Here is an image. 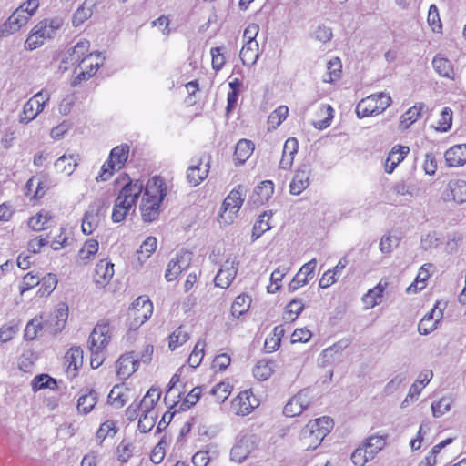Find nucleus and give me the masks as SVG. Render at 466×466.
Wrapping results in <instances>:
<instances>
[{
	"instance_id": "1",
	"label": "nucleus",
	"mask_w": 466,
	"mask_h": 466,
	"mask_svg": "<svg viewBox=\"0 0 466 466\" xmlns=\"http://www.w3.org/2000/svg\"><path fill=\"white\" fill-rule=\"evenodd\" d=\"M140 212L145 222L157 220L160 214L161 203L167 195L164 180L159 177L150 178L144 187L140 180H130L120 190L115 200L112 220L123 221L129 211H134L138 197L142 194Z\"/></svg>"
},
{
	"instance_id": "2",
	"label": "nucleus",
	"mask_w": 466,
	"mask_h": 466,
	"mask_svg": "<svg viewBox=\"0 0 466 466\" xmlns=\"http://www.w3.org/2000/svg\"><path fill=\"white\" fill-rule=\"evenodd\" d=\"M333 428V420L321 417L309 421L300 431L301 446L305 450H315Z\"/></svg>"
},
{
	"instance_id": "3",
	"label": "nucleus",
	"mask_w": 466,
	"mask_h": 466,
	"mask_svg": "<svg viewBox=\"0 0 466 466\" xmlns=\"http://www.w3.org/2000/svg\"><path fill=\"white\" fill-rule=\"evenodd\" d=\"M391 103L389 94H372L360 100L356 106V114L359 118L377 116L384 112Z\"/></svg>"
},
{
	"instance_id": "4",
	"label": "nucleus",
	"mask_w": 466,
	"mask_h": 466,
	"mask_svg": "<svg viewBox=\"0 0 466 466\" xmlns=\"http://www.w3.org/2000/svg\"><path fill=\"white\" fill-rule=\"evenodd\" d=\"M245 193L246 189L241 185H238L229 192L223 201L221 208L220 219L223 223H232L244 202L243 196Z\"/></svg>"
},
{
	"instance_id": "5",
	"label": "nucleus",
	"mask_w": 466,
	"mask_h": 466,
	"mask_svg": "<svg viewBox=\"0 0 466 466\" xmlns=\"http://www.w3.org/2000/svg\"><path fill=\"white\" fill-rule=\"evenodd\" d=\"M50 94L46 90H41L33 96L23 106L19 115V122L28 124L34 120L43 110L45 105L49 101Z\"/></svg>"
},
{
	"instance_id": "6",
	"label": "nucleus",
	"mask_w": 466,
	"mask_h": 466,
	"mask_svg": "<svg viewBox=\"0 0 466 466\" xmlns=\"http://www.w3.org/2000/svg\"><path fill=\"white\" fill-rule=\"evenodd\" d=\"M192 253L187 250H181L177 253L176 258H172L167 267L165 279L167 282H171L186 270L191 264Z\"/></svg>"
},
{
	"instance_id": "7",
	"label": "nucleus",
	"mask_w": 466,
	"mask_h": 466,
	"mask_svg": "<svg viewBox=\"0 0 466 466\" xmlns=\"http://www.w3.org/2000/svg\"><path fill=\"white\" fill-rule=\"evenodd\" d=\"M110 327L108 323H98L93 329L89 339L88 348L90 351L97 352V350H105L110 341Z\"/></svg>"
},
{
	"instance_id": "8",
	"label": "nucleus",
	"mask_w": 466,
	"mask_h": 466,
	"mask_svg": "<svg viewBox=\"0 0 466 466\" xmlns=\"http://www.w3.org/2000/svg\"><path fill=\"white\" fill-rule=\"evenodd\" d=\"M312 402V397L308 390H302L294 395L285 405L283 413L288 417L300 415Z\"/></svg>"
},
{
	"instance_id": "9",
	"label": "nucleus",
	"mask_w": 466,
	"mask_h": 466,
	"mask_svg": "<svg viewBox=\"0 0 466 466\" xmlns=\"http://www.w3.org/2000/svg\"><path fill=\"white\" fill-rule=\"evenodd\" d=\"M104 205L101 200H96L89 205L82 219V231L86 235H91L101 222V212Z\"/></svg>"
},
{
	"instance_id": "10",
	"label": "nucleus",
	"mask_w": 466,
	"mask_h": 466,
	"mask_svg": "<svg viewBox=\"0 0 466 466\" xmlns=\"http://www.w3.org/2000/svg\"><path fill=\"white\" fill-rule=\"evenodd\" d=\"M153 313L152 302L144 298H137L133 303L132 308L129 309V316L134 319L135 325L140 326L145 323Z\"/></svg>"
},
{
	"instance_id": "11",
	"label": "nucleus",
	"mask_w": 466,
	"mask_h": 466,
	"mask_svg": "<svg viewBox=\"0 0 466 466\" xmlns=\"http://www.w3.org/2000/svg\"><path fill=\"white\" fill-rule=\"evenodd\" d=\"M238 264L236 258H228L214 279L215 285L222 289L228 288L236 278Z\"/></svg>"
},
{
	"instance_id": "12",
	"label": "nucleus",
	"mask_w": 466,
	"mask_h": 466,
	"mask_svg": "<svg viewBox=\"0 0 466 466\" xmlns=\"http://www.w3.org/2000/svg\"><path fill=\"white\" fill-rule=\"evenodd\" d=\"M258 406L250 390L241 391L231 402V410L238 416L249 414Z\"/></svg>"
},
{
	"instance_id": "13",
	"label": "nucleus",
	"mask_w": 466,
	"mask_h": 466,
	"mask_svg": "<svg viewBox=\"0 0 466 466\" xmlns=\"http://www.w3.org/2000/svg\"><path fill=\"white\" fill-rule=\"evenodd\" d=\"M311 168L307 164L300 165L295 171L294 177L289 184L291 195L299 196L309 186Z\"/></svg>"
},
{
	"instance_id": "14",
	"label": "nucleus",
	"mask_w": 466,
	"mask_h": 466,
	"mask_svg": "<svg viewBox=\"0 0 466 466\" xmlns=\"http://www.w3.org/2000/svg\"><path fill=\"white\" fill-rule=\"evenodd\" d=\"M317 265L316 258H312L305 263L289 282L288 289L294 292L299 288L305 286L314 276V270Z\"/></svg>"
},
{
	"instance_id": "15",
	"label": "nucleus",
	"mask_w": 466,
	"mask_h": 466,
	"mask_svg": "<svg viewBox=\"0 0 466 466\" xmlns=\"http://www.w3.org/2000/svg\"><path fill=\"white\" fill-rule=\"evenodd\" d=\"M205 157H202L199 160H192V164L187 168V178L188 183L193 186H198L208 175L209 172V157L207 162L204 164Z\"/></svg>"
},
{
	"instance_id": "16",
	"label": "nucleus",
	"mask_w": 466,
	"mask_h": 466,
	"mask_svg": "<svg viewBox=\"0 0 466 466\" xmlns=\"http://www.w3.org/2000/svg\"><path fill=\"white\" fill-rule=\"evenodd\" d=\"M255 449L253 436L244 435L238 438L230 451L232 461L241 463Z\"/></svg>"
},
{
	"instance_id": "17",
	"label": "nucleus",
	"mask_w": 466,
	"mask_h": 466,
	"mask_svg": "<svg viewBox=\"0 0 466 466\" xmlns=\"http://www.w3.org/2000/svg\"><path fill=\"white\" fill-rule=\"evenodd\" d=\"M29 18L24 15L22 8H16L8 19L0 26V37L17 32L27 24Z\"/></svg>"
},
{
	"instance_id": "18",
	"label": "nucleus",
	"mask_w": 466,
	"mask_h": 466,
	"mask_svg": "<svg viewBox=\"0 0 466 466\" xmlns=\"http://www.w3.org/2000/svg\"><path fill=\"white\" fill-rule=\"evenodd\" d=\"M444 200H453L458 204L466 202V181L460 178L451 179L443 193Z\"/></svg>"
},
{
	"instance_id": "19",
	"label": "nucleus",
	"mask_w": 466,
	"mask_h": 466,
	"mask_svg": "<svg viewBox=\"0 0 466 466\" xmlns=\"http://www.w3.org/2000/svg\"><path fill=\"white\" fill-rule=\"evenodd\" d=\"M139 366V360L136 359L134 352H127L119 357L116 361V374L121 380L129 378Z\"/></svg>"
},
{
	"instance_id": "20",
	"label": "nucleus",
	"mask_w": 466,
	"mask_h": 466,
	"mask_svg": "<svg viewBox=\"0 0 466 466\" xmlns=\"http://www.w3.org/2000/svg\"><path fill=\"white\" fill-rule=\"evenodd\" d=\"M68 309L65 304H61L56 309L53 315L46 319V329L48 334L56 335L60 332L67 320Z\"/></svg>"
},
{
	"instance_id": "21",
	"label": "nucleus",
	"mask_w": 466,
	"mask_h": 466,
	"mask_svg": "<svg viewBox=\"0 0 466 466\" xmlns=\"http://www.w3.org/2000/svg\"><path fill=\"white\" fill-rule=\"evenodd\" d=\"M433 373L431 370H426L420 372L416 381L410 386L409 393L405 400L401 403L402 408L409 406L410 402H413L421 392V390L431 381Z\"/></svg>"
},
{
	"instance_id": "22",
	"label": "nucleus",
	"mask_w": 466,
	"mask_h": 466,
	"mask_svg": "<svg viewBox=\"0 0 466 466\" xmlns=\"http://www.w3.org/2000/svg\"><path fill=\"white\" fill-rule=\"evenodd\" d=\"M83 350L80 347H71L64 357V364L66 367L68 376L75 377L77 370L83 365Z\"/></svg>"
},
{
	"instance_id": "23",
	"label": "nucleus",
	"mask_w": 466,
	"mask_h": 466,
	"mask_svg": "<svg viewBox=\"0 0 466 466\" xmlns=\"http://www.w3.org/2000/svg\"><path fill=\"white\" fill-rule=\"evenodd\" d=\"M115 273L114 264L107 259H101L96 266L94 281L99 287L109 283Z\"/></svg>"
},
{
	"instance_id": "24",
	"label": "nucleus",
	"mask_w": 466,
	"mask_h": 466,
	"mask_svg": "<svg viewBox=\"0 0 466 466\" xmlns=\"http://www.w3.org/2000/svg\"><path fill=\"white\" fill-rule=\"evenodd\" d=\"M274 193V184L270 180L262 181L258 185L250 196V201L255 206H261L272 197Z\"/></svg>"
},
{
	"instance_id": "25",
	"label": "nucleus",
	"mask_w": 466,
	"mask_h": 466,
	"mask_svg": "<svg viewBox=\"0 0 466 466\" xmlns=\"http://www.w3.org/2000/svg\"><path fill=\"white\" fill-rule=\"evenodd\" d=\"M409 152V147L400 145L393 147L386 159L385 171L389 174L392 173L399 164L407 157Z\"/></svg>"
},
{
	"instance_id": "26",
	"label": "nucleus",
	"mask_w": 466,
	"mask_h": 466,
	"mask_svg": "<svg viewBox=\"0 0 466 466\" xmlns=\"http://www.w3.org/2000/svg\"><path fill=\"white\" fill-rule=\"evenodd\" d=\"M449 167H461L466 164V144H459L449 148L444 154Z\"/></svg>"
},
{
	"instance_id": "27",
	"label": "nucleus",
	"mask_w": 466,
	"mask_h": 466,
	"mask_svg": "<svg viewBox=\"0 0 466 466\" xmlns=\"http://www.w3.org/2000/svg\"><path fill=\"white\" fill-rule=\"evenodd\" d=\"M432 66H433L434 70L440 76H442V77H445V78H448L451 80L457 79V75L453 69L452 63L449 59H447L440 55H437L434 56L433 60H432Z\"/></svg>"
},
{
	"instance_id": "28",
	"label": "nucleus",
	"mask_w": 466,
	"mask_h": 466,
	"mask_svg": "<svg viewBox=\"0 0 466 466\" xmlns=\"http://www.w3.org/2000/svg\"><path fill=\"white\" fill-rule=\"evenodd\" d=\"M258 44L254 40V36H248V42L242 46L239 57L244 65H254L258 58Z\"/></svg>"
},
{
	"instance_id": "29",
	"label": "nucleus",
	"mask_w": 466,
	"mask_h": 466,
	"mask_svg": "<svg viewBox=\"0 0 466 466\" xmlns=\"http://www.w3.org/2000/svg\"><path fill=\"white\" fill-rule=\"evenodd\" d=\"M79 159V155L65 154L56 159L55 162V167L56 168L57 172L65 173L66 175L70 176L77 167Z\"/></svg>"
},
{
	"instance_id": "30",
	"label": "nucleus",
	"mask_w": 466,
	"mask_h": 466,
	"mask_svg": "<svg viewBox=\"0 0 466 466\" xmlns=\"http://www.w3.org/2000/svg\"><path fill=\"white\" fill-rule=\"evenodd\" d=\"M44 331L47 332L46 319H43V316L35 317L26 324L24 337L27 340H33Z\"/></svg>"
},
{
	"instance_id": "31",
	"label": "nucleus",
	"mask_w": 466,
	"mask_h": 466,
	"mask_svg": "<svg viewBox=\"0 0 466 466\" xmlns=\"http://www.w3.org/2000/svg\"><path fill=\"white\" fill-rule=\"evenodd\" d=\"M255 146L250 140L240 139L235 147L234 160L238 165H243L249 158Z\"/></svg>"
},
{
	"instance_id": "32",
	"label": "nucleus",
	"mask_w": 466,
	"mask_h": 466,
	"mask_svg": "<svg viewBox=\"0 0 466 466\" xmlns=\"http://www.w3.org/2000/svg\"><path fill=\"white\" fill-rule=\"evenodd\" d=\"M98 394L95 390H86L77 400V410L82 414L89 413L97 402Z\"/></svg>"
},
{
	"instance_id": "33",
	"label": "nucleus",
	"mask_w": 466,
	"mask_h": 466,
	"mask_svg": "<svg viewBox=\"0 0 466 466\" xmlns=\"http://www.w3.org/2000/svg\"><path fill=\"white\" fill-rule=\"evenodd\" d=\"M99 248V243L95 238L87 239L78 251V258L86 264L93 260Z\"/></svg>"
},
{
	"instance_id": "34",
	"label": "nucleus",
	"mask_w": 466,
	"mask_h": 466,
	"mask_svg": "<svg viewBox=\"0 0 466 466\" xmlns=\"http://www.w3.org/2000/svg\"><path fill=\"white\" fill-rule=\"evenodd\" d=\"M423 107V104H418L409 108L400 116V127L401 129L409 128L413 123H415L420 117Z\"/></svg>"
},
{
	"instance_id": "35",
	"label": "nucleus",
	"mask_w": 466,
	"mask_h": 466,
	"mask_svg": "<svg viewBox=\"0 0 466 466\" xmlns=\"http://www.w3.org/2000/svg\"><path fill=\"white\" fill-rule=\"evenodd\" d=\"M272 217L271 211L262 213L255 222L252 228V240H257L263 233L269 230L271 226L269 220Z\"/></svg>"
},
{
	"instance_id": "36",
	"label": "nucleus",
	"mask_w": 466,
	"mask_h": 466,
	"mask_svg": "<svg viewBox=\"0 0 466 466\" xmlns=\"http://www.w3.org/2000/svg\"><path fill=\"white\" fill-rule=\"evenodd\" d=\"M127 389L121 385H116L113 387L108 394L107 401L116 408H122L127 401Z\"/></svg>"
},
{
	"instance_id": "37",
	"label": "nucleus",
	"mask_w": 466,
	"mask_h": 466,
	"mask_svg": "<svg viewBox=\"0 0 466 466\" xmlns=\"http://www.w3.org/2000/svg\"><path fill=\"white\" fill-rule=\"evenodd\" d=\"M52 216L49 211L41 210L28 219V227L34 231H41L48 228Z\"/></svg>"
},
{
	"instance_id": "38",
	"label": "nucleus",
	"mask_w": 466,
	"mask_h": 466,
	"mask_svg": "<svg viewBox=\"0 0 466 466\" xmlns=\"http://www.w3.org/2000/svg\"><path fill=\"white\" fill-rule=\"evenodd\" d=\"M251 301L252 299L248 295L240 294L237 296L231 305L232 316L238 319L245 314L248 310Z\"/></svg>"
},
{
	"instance_id": "39",
	"label": "nucleus",
	"mask_w": 466,
	"mask_h": 466,
	"mask_svg": "<svg viewBox=\"0 0 466 466\" xmlns=\"http://www.w3.org/2000/svg\"><path fill=\"white\" fill-rule=\"evenodd\" d=\"M161 397L159 389L151 388L147 390L144 398L139 403L142 411L154 412V407Z\"/></svg>"
},
{
	"instance_id": "40",
	"label": "nucleus",
	"mask_w": 466,
	"mask_h": 466,
	"mask_svg": "<svg viewBox=\"0 0 466 466\" xmlns=\"http://www.w3.org/2000/svg\"><path fill=\"white\" fill-rule=\"evenodd\" d=\"M128 153L129 147L127 145L117 146L111 150L108 159L113 162L117 169H120L127 160Z\"/></svg>"
},
{
	"instance_id": "41",
	"label": "nucleus",
	"mask_w": 466,
	"mask_h": 466,
	"mask_svg": "<svg viewBox=\"0 0 466 466\" xmlns=\"http://www.w3.org/2000/svg\"><path fill=\"white\" fill-rule=\"evenodd\" d=\"M157 240L155 237H147L137 250V259L143 264L156 250Z\"/></svg>"
},
{
	"instance_id": "42",
	"label": "nucleus",
	"mask_w": 466,
	"mask_h": 466,
	"mask_svg": "<svg viewBox=\"0 0 466 466\" xmlns=\"http://www.w3.org/2000/svg\"><path fill=\"white\" fill-rule=\"evenodd\" d=\"M385 445L386 439L383 436L373 435L369 437L362 446L367 449L368 456L373 459Z\"/></svg>"
},
{
	"instance_id": "43",
	"label": "nucleus",
	"mask_w": 466,
	"mask_h": 466,
	"mask_svg": "<svg viewBox=\"0 0 466 466\" xmlns=\"http://www.w3.org/2000/svg\"><path fill=\"white\" fill-rule=\"evenodd\" d=\"M341 62L339 58L336 57L329 60L327 64V73L323 76L322 79L325 83H333L340 77Z\"/></svg>"
},
{
	"instance_id": "44",
	"label": "nucleus",
	"mask_w": 466,
	"mask_h": 466,
	"mask_svg": "<svg viewBox=\"0 0 466 466\" xmlns=\"http://www.w3.org/2000/svg\"><path fill=\"white\" fill-rule=\"evenodd\" d=\"M93 14L92 4L85 1L81 6H79L72 17V24L75 27L81 25L85 21L91 17Z\"/></svg>"
},
{
	"instance_id": "45",
	"label": "nucleus",
	"mask_w": 466,
	"mask_h": 466,
	"mask_svg": "<svg viewBox=\"0 0 466 466\" xmlns=\"http://www.w3.org/2000/svg\"><path fill=\"white\" fill-rule=\"evenodd\" d=\"M189 339V333L184 329L182 326L174 330L168 337V348L175 350L177 347L182 346Z\"/></svg>"
},
{
	"instance_id": "46",
	"label": "nucleus",
	"mask_w": 466,
	"mask_h": 466,
	"mask_svg": "<svg viewBox=\"0 0 466 466\" xmlns=\"http://www.w3.org/2000/svg\"><path fill=\"white\" fill-rule=\"evenodd\" d=\"M453 403V399L451 396H444L437 401L431 403L432 415L435 418H440L448 411Z\"/></svg>"
},
{
	"instance_id": "47",
	"label": "nucleus",
	"mask_w": 466,
	"mask_h": 466,
	"mask_svg": "<svg viewBox=\"0 0 466 466\" xmlns=\"http://www.w3.org/2000/svg\"><path fill=\"white\" fill-rule=\"evenodd\" d=\"M273 373V362L261 360L253 368L254 377L258 380H268Z\"/></svg>"
},
{
	"instance_id": "48",
	"label": "nucleus",
	"mask_w": 466,
	"mask_h": 466,
	"mask_svg": "<svg viewBox=\"0 0 466 466\" xmlns=\"http://www.w3.org/2000/svg\"><path fill=\"white\" fill-rule=\"evenodd\" d=\"M289 108L279 106L268 117V129H276L287 118Z\"/></svg>"
},
{
	"instance_id": "49",
	"label": "nucleus",
	"mask_w": 466,
	"mask_h": 466,
	"mask_svg": "<svg viewBox=\"0 0 466 466\" xmlns=\"http://www.w3.org/2000/svg\"><path fill=\"white\" fill-rule=\"evenodd\" d=\"M56 387V381L47 374H40L32 380V389L37 391L42 389H54Z\"/></svg>"
},
{
	"instance_id": "50",
	"label": "nucleus",
	"mask_w": 466,
	"mask_h": 466,
	"mask_svg": "<svg viewBox=\"0 0 466 466\" xmlns=\"http://www.w3.org/2000/svg\"><path fill=\"white\" fill-rule=\"evenodd\" d=\"M41 287L38 290L41 296L51 294L57 285L56 275L53 273H47L40 279Z\"/></svg>"
},
{
	"instance_id": "51",
	"label": "nucleus",
	"mask_w": 466,
	"mask_h": 466,
	"mask_svg": "<svg viewBox=\"0 0 466 466\" xmlns=\"http://www.w3.org/2000/svg\"><path fill=\"white\" fill-rule=\"evenodd\" d=\"M383 289L377 286L370 289L362 298L363 302L366 304L368 309H372L380 302L382 297Z\"/></svg>"
},
{
	"instance_id": "52",
	"label": "nucleus",
	"mask_w": 466,
	"mask_h": 466,
	"mask_svg": "<svg viewBox=\"0 0 466 466\" xmlns=\"http://www.w3.org/2000/svg\"><path fill=\"white\" fill-rule=\"evenodd\" d=\"M304 309V304L301 299H295L291 300L285 309V317L287 319L295 320L298 316L302 312Z\"/></svg>"
},
{
	"instance_id": "53",
	"label": "nucleus",
	"mask_w": 466,
	"mask_h": 466,
	"mask_svg": "<svg viewBox=\"0 0 466 466\" xmlns=\"http://www.w3.org/2000/svg\"><path fill=\"white\" fill-rule=\"evenodd\" d=\"M204 348H205V342L202 340H199L197 342V344L194 347L193 351L188 357L187 363L192 368H197L199 366V364L202 361V359L204 357Z\"/></svg>"
},
{
	"instance_id": "54",
	"label": "nucleus",
	"mask_w": 466,
	"mask_h": 466,
	"mask_svg": "<svg viewBox=\"0 0 466 466\" xmlns=\"http://www.w3.org/2000/svg\"><path fill=\"white\" fill-rule=\"evenodd\" d=\"M452 124V110L450 107H444L441 113L436 129L441 132H447Z\"/></svg>"
},
{
	"instance_id": "55",
	"label": "nucleus",
	"mask_w": 466,
	"mask_h": 466,
	"mask_svg": "<svg viewBox=\"0 0 466 466\" xmlns=\"http://www.w3.org/2000/svg\"><path fill=\"white\" fill-rule=\"evenodd\" d=\"M143 414L138 420V430L141 432H148L156 423V414L154 412L142 411Z\"/></svg>"
},
{
	"instance_id": "56",
	"label": "nucleus",
	"mask_w": 466,
	"mask_h": 466,
	"mask_svg": "<svg viewBox=\"0 0 466 466\" xmlns=\"http://www.w3.org/2000/svg\"><path fill=\"white\" fill-rule=\"evenodd\" d=\"M117 429L113 420H106L101 424L97 432L96 438L104 441L106 437H114L116 434Z\"/></svg>"
},
{
	"instance_id": "57",
	"label": "nucleus",
	"mask_w": 466,
	"mask_h": 466,
	"mask_svg": "<svg viewBox=\"0 0 466 466\" xmlns=\"http://www.w3.org/2000/svg\"><path fill=\"white\" fill-rule=\"evenodd\" d=\"M224 50L225 46L212 47L210 50L212 56V67L216 71H219L226 62Z\"/></svg>"
},
{
	"instance_id": "58",
	"label": "nucleus",
	"mask_w": 466,
	"mask_h": 466,
	"mask_svg": "<svg viewBox=\"0 0 466 466\" xmlns=\"http://www.w3.org/2000/svg\"><path fill=\"white\" fill-rule=\"evenodd\" d=\"M202 390L200 387L193 388L190 392L186 396L183 402L180 405V410H187V409L194 406L199 400Z\"/></svg>"
},
{
	"instance_id": "59",
	"label": "nucleus",
	"mask_w": 466,
	"mask_h": 466,
	"mask_svg": "<svg viewBox=\"0 0 466 466\" xmlns=\"http://www.w3.org/2000/svg\"><path fill=\"white\" fill-rule=\"evenodd\" d=\"M33 32V35H36L37 38H41L43 41L45 39H50L54 37L52 33V29L48 28L46 25V19L40 21L36 24L31 30Z\"/></svg>"
},
{
	"instance_id": "60",
	"label": "nucleus",
	"mask_w": 466,
	"mask_h": 466,
	"mask_svg": "<svg viewBox=\"0 0 466 466\" xmlns=\"http://www.w3.org/2000/svg\"><path fill=\"white\" fill-rule=\"evenodd\" d=\"M89 47V41L86 39H81L80 41H78L73 47V52L70 55L71 61L77 62L78 60H80L81 57L88 52Z\"/></svg>"
},
{
	"instance_id": "61",
	"label": "nucleus",
	"mask_w": 466,
	"mask_h": 466,
	"mask_svg": "<svg viewBox=\"0 0 466 466\" xmlns=\"http://www.w3.org/2000/svg\"><path fill=\"white\" fill-rule=\"evenodd\" d=\"M427 21L432 31L439 32L441 29V22L440 19L439 11L435 5H431L430 6Z\"/></svg>"
},
{
	"instance_id": "62",
	"label": "nucleus",
	"mask_w": 466,
	"mask_h": 466,
	"mask_svg": "<svg viewBox=\"0 0 466 466\" xmlns=\"http://www.w3.org/2000/svg\"><path fill=\"white\" fill-rule=\"evenodd\" d=\"M99 66L100 64L98 62H96V64L91 63L89 66H86V70H82L77 74V76L73 81V85L76 86L77 84H80L82 81L89 79L96 73Z\"/></svg>"
},
{
	"instance_id": "63",
	"label": "nucleus",
	"mask_w": 466,
	"mask_h": 466,
	"mask_svg": "<svg viewBox=\"0 0 466 466\" xmlns=\"http://www.w3.org/2000/svg\"><path fill=\"white\" fill-rule=\"evenodd\" d=\"M40 284V277L37 274L32 272L27 273L24 276L21 286L20 293L24 294L25 291L33 289L34 287Z\"/></svg>"
},
{
	"instance_id": "64",
	"label": "nucleus",
	"mask_w": 466,
	"mask_h": 466,
	"mask_svg": "<svg viewBox=\"0 0 466 466\" xmlns=\"http://www.w3.org/2000/svg\"><path fill=\"white\" fill-rule=\"evenodd\" d=\"M371 457L368 456V451L363 446L357 448L351 454V461L356 466H364Z\"/></svg>"
}]
</instances>
